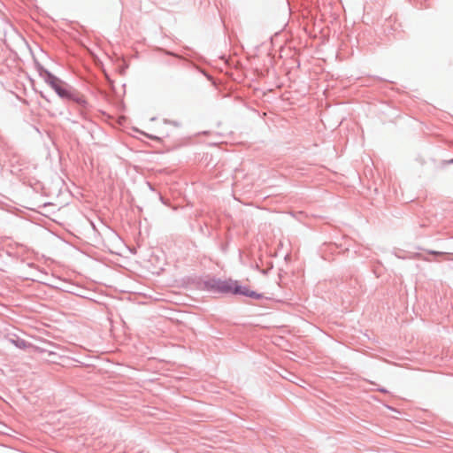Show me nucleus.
Segmentation results:
<instances>
[{
	"mask_svg": "<svg viewBox=\"0 0 453 453\" xmlns=\"http://www.w3.org/2000/svg\"><path fill=\"white\" fill-rule=\"evenodd\" d=\"M56 91L61 96H65L67 95L66 91L63 88H61L59 86H55Z\"/></svg>",
	"mask_w": 453,
	"mask_h": 453,
	"instance_id": "obj_3",
	"label": "nucleus"
},
{
	"mask_svg": "<svg viewBox=\"0 0 453 453\" xmlns=\"http://www.w3.org/2000/svg\"><path fill=\"white\" fill-rule=\"evenodd\" d=\"M236 280L232 279H227L224 280H216L211 285V288L220 292V293H232L234 294V289L235 286Z\"/></svg>",
	"mask_w": 453,
	"mask_h": 453,
	"instance_id": "obj_2",
	"label": "nucleus"
},
{
	"mask_svg": "<svg viewBox=\"0 0 453 453\" xmlns=\"http://www.w3.org/2000/svg\"><path fill=\"white\" fill-rule=\"evenodd\" d=\"M234 295H242L254 299H260L263 297L262 294L257 293L255 290H252L249 285L241 284L236 280L234 289Z\"/></svg>",
	"mask_w": 453,
	"mask_h": 453,
	"instance_id": "obj_1",
	"label": "nucleus"
}]
</instances>
